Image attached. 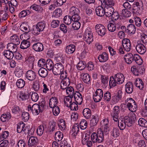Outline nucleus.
I'll use <instances>...</instances> for the list:
<instances>
[{
	"mask_svg": "<svg viewBox=\"0 0 147 147\" xmlns=\"http://www.w3.org/2000/svg\"><path fill=\"white\" fill-rule=\"evenodd\" d=\"M128 117H124L123 119L120 122H119V121L118 120V126L121 130H123L124 129L125 127L126 126H127L128 127H130L131 126V125H130V126L129 125V123L128 120L127 119Z\"/></svg>",
	"mask_w": 147,
	"mask_h": 147,
	"instance_id": "obj_9",
	"label": "nucleus"
},
{
	"mask_svg": "<svg viewBox=\"0 0 147 147\" xmlns=\"http://www.w3.org/2000/svg\"><path fill=\"white\" fill-rule=\"evenodd\" d=\"M74 95L76 103L79 104H81L83 100L81 94L78 92H76L75 93Z\"/></svg>",
	"mask_w": 147,
	"mask_h": 147,
	"instance_id": "obj_22",
	"label": "nucleus"
},
{
	"mask_svg": "<svg viewBox=\"0 0 147 147\" xmlns=\"http://www.w3.org/2000/svg\"><path fill=\"white\" fill-rule=\"evenodd\" d=\"M63 137V134L61 132L58 131L55 133V138L56 141H61Z\"/></svg>",
	"mask_w": 147,
	"mask_h": 147,
	"instance_id": "obj_51",
	"label": "nucleus"
},
{
	"mask_svg": "<svg viewBox=\"0 0 147 147\" xmlns=\"http://www.w3.org/2000/svg\"><path fill=\"white\" fill-rule=\"evenodd\" d=\"M71 16L69 15L65 16L63 18L64 22L67 25H69L71 23L72 20Z\"/></svg>",
	"mask_w": 147,
	"mask_h": 147,
	"instance_id": "obj_62",
	"label": "nucleus"
},
{
	"mask_svg": "<svg viewBox=\"0 0 147 147\" xmlns=\"http://www.w3.org/2000/svg\"><path fill=\"white\" fill-rule=\"evenodd\" d=\"M101 82L105 86H107L108 84L109 78L105 76L101 75L100 77Z\"/></svg>",
	"mask_w": 147,
	"mask_h": 147,
	"instance_id": "obj_57",
	"label": "nucleus"
},
{
	"mask_svg": "<svg viewBox=\"0 0 147 147\" xmlns=\"http://www.w3.org/2000/svg\"><path fill=\"white\" fill-rule=\"evenodd\" d=\"M122 94V92L119 90L117 94L112 96V99L114 103H118L121 100Z\"/></svg>",
	"mask_w": 147,
	"mask_h": 147,
	"instance_id": "obj_17",
	"label": "nucleus"
},
{
	"mask_svg": "<svg viewBox=\"0 0 147 147\" xmlns=\"http://www.w3.org/2000/svg\"><path fill=\"white\" fill-rule=\"evenodd\" d=\"M10 40L11 42V43H13L16 45H19L20 43L19 37L16 34H14L11 36Z\"/></svg>",
	"mask_w": 147,
	"mask_h": 147,
	"instance_id": "obj_37",
	"label": "nucleus"
},
{
	"mask_svg": "<svg viewBox=\"0 0 147 147\" xmlns=\"http://www.w3.org/2000/svg\"><path fill=\"white\" fill-rule=\"evenodd\" d=\"M134 60L138 65L142 64L143 61L141 57L138 54H135L134 55Z\"/></svg>",
	"mask_w": 147,
	"mask_h": 147,
	"instance_id": "obj_44",
	"label": "nucleus"
},
{
	"mask_svg": "<svg viewBox=\"0 0 147 147\" xmlns=\"http://www.w3.org/2000/svg\"><path fill=\"white\" fill-rule=\"evenodd\" d=\"M46 65L47 68L49 70H53L54 68L53 63L50 59H48L47 60Z\"/></svg>",
	"mask_w": 147,
	"mask_h": 147,
	"instance_id": "obj_40",
	"label": "nucleus"
},
{
	"mask_svg": "<svg viewBox=\"0 0 147 147\" xmlns=\"http://www.w3.org/2000/svg\"><path fill=\"white\" fill-rule=\"evenodd\" d=\"M124 76L123 74L118 73L114 77H111L109 79V85L110 88L115 87L117 84H122L124 81Z\"/></svg>",
	"mask_w": 147,
	"mask_h": 147,
	"instance_id": "obj_1",
	"label": "nucleus"
},
{
	"mask_svg": "<svg viewBox=\"0 0 147 147\" xmlns=\"http://www.w3.org/2000/svg\"><path fill=\"white\" fill-rule=\"evenodd\" d=\"M125 91L128 94H131L134 90L133 84L131 82H127L125 85Z\"/></svg>",
	"mask_w": 147,
	"mask_h": 147,
	"instance_id": "obj_23",
	"label": "nucleus"
},
{
	"mask_svg": "<svg viewBox=\"0 0 147 147\" xmlns=\"http://www.w3.org/2000/svg\"><path fill=\"white\" fill-rule=\"evenodd\" d=\"M134 60L138 65L142 64L143 61L141 57L138 54H135L134 55Z\"/></svg>",
	"mask_w": 147,
	"mask_h": 147,
	"instance_id": "obj_43",
	"label": "nucleus"
},
{
	"mask_svg": "<svg viewBox=\"0 0 147 147\" xmlns=\"http://www.w3.org/2000/svg\"><path fill=\"white\" fill-rule=\"evenodd\" d=\"M70 14L71 15L79 14L80 13L79 10L76 7H71L70 10Z\"/></svg>",
	"mask_w": 147,
	"mask_h": 147,
	"instance_id": "obj_47",
	"label": "nucleus"
},
{
	"mask_svg": "<svg viewBox=\"0 0 147 147\" xmlns=\"http://www.w3.org/2000/svg\"><path fill=\"white\" fill-rule=\"evenodd\" d=\"M134 55L131 53L127 54L124 56L125 61L128 64L131 63L134 61Z\"/></svg>",
	"mask_w": 147,
	"mask_h": 147,
	"instance_id": "obj_27",
	"label": "nucleus"
},
{
	"mask_svg": "<svg viewBox=\"0 0 147 147\" xmlns=\"http://www.w3.org/2000/svg\"><path fill=\"white\" fill-rule=\"evenodd\" d=\"M20 30L23 32H25V33H28L30 32V29L29 25L26 23H23L20 26Z\"/></svg>",
	"mask_w": 147,
	"mask_h": 147,
	"instance_id": "obj_30",
	"label": "nucleus"
},
{
	"mask_svg": "<svg viewBox=\"0 0 147 147\" xmlns=\"http://www.w3.org/2000/svg\"><path fill=\"white\" fill-rule=\"evenodd\" d=\"M114 10L113 8L112 7L105 6V15L107 17H110Z\"/></svg>",
	"mask_w": 147,
	"mask_h": 147,
	"instance_id": "obj_19",
	"label": "nucleus"
},
{
	"mask_svg": "<svg viewBox=\"0 0 147 147\" xmlns=\"http://www.w3.org/2000/svg\"><path fill=\"white\" fill-rule=\"evenodd\" d=\"M119 129L117 128L114 127L111 132V135L115 138H117L119 135Z\"/></svg>",
	"mask_w": 147,
	"mask_h": 147,
	"instance_id": "obj_46",
	"label": "nucleus"
},
{
	"mask_svg": "<svg viewBox=\"0 0 147 147\" xmlns=\"http://www.w3.org/2000/svg\"><path fill=\"white\" fill-rule=\"evenodd\" d=\"M13 43H9L7 44V48L8 50L13 53L16 52L17 50V45Z\"/></svg>",
	"mask_w": 147,
	"mask_h": 147,
	"instance_id": "obj_33",
	"label": "nucleus"
},
{
	"mask_svg": "<svg viewBox=\"0 0 147 147\" xmlns=\"http://www.w3.org/2000/svg\"><path fill=\"white\" fill-rule=\"evenodd\" d=\"M36 74L35 72L32 70H28L26 74V78L29 81H32L36 78Z\"/></svg>",
	"mask_w": 147,
	"mask_h": 147,
	"instance_id": "obj_13",
	"label": "nucleus"
},
{
	"mask_svg": "<svg viewBox=\"0 0 147 147\" xmlns=\"http://www.w3.org/2000/svg\"><path fill=\"white\" fill-rule=\"evenodd\" d=\"M70 81L69 78H66L64 80H62L60 84L61 89L63 90L66 89L69 85Z\"/></svg>",
	"mask_w": 147,
	"mask_h": 147,
	"instance_id": "obj_25",
	"label": "nucleus"
},
{
	"mask_svg": "<svg viewBox=\"0 0 147 147\" xmlns=\"http://www.w3.org/2000/svg\"><path fill=\"white\" fill-rule=\"evenodd\" d=\"M38 142V140L37 137L32 136L29 139L28 145L30 147H34L37 145Z\"/></svg>",
	"mask_w": 147,
	"mask_h": 147,
	"instance_id": "obj_18",
	"label": "nucleus"
},
{
	"mask_svg": "<svg viewBox=\"0 0 147 147\" xmlns=\"http://www.w3.org/2000/svg\"><path fill=\"white\" fill-rule=\"evenodd\" d=\"M119 107V106H115L113 109V111L111 113V115L113 120L115 121H118L119 114L120 113Z\"/></svg>",
	"mask_w": 147,
	"mask_h": 147,
	"instance_id": "obj_11",
	"label": "nucleus"
},
{
	"mask_svg": "<svg viewBox=\"0 0 147 147\" xmlns=\"http://www.w3.org/2000/svg\"><path fill=\"white\" fill-rule=\"evenodd\" d=\"M33 49L37 52L42 51L44 49V46L40 42H37L34 43L32 46Z\"/></svg>",
	"mask_w": 147,
	"mask_h": 147,
	"instance_id": "obj_20",
	"label": "nucleus"
},
{
	"mask_svg": "<svg viewBox=\"0 0 147 147\" xmlns=\"http://www.w3.org/2000/svg\"><path fill=\"white\" fill-rule=\"evenodd\" d=\"M138 124L142 127H147V121L144 119L141 118L138 121Z\"/></svg>",
	"mask_w": 147,
	"mask_h": 147,
	"instance_id": "obj_56",
	"label": "nucleus"
},
{
	"mask_svg": "<svg viewBox=\"0 0 147 147\" xmlns=\"http://www.w3.org/2000/svg\"><path fill=\"white\" fill-rule=\"evenodd\" d=\"M17 86L19 88H22L25 85V82L24 80L20 79L18 80L16 82Z\"/></svg>",
	"mask_w": 147,
	"mask_h": 147,
	"instance_id": "obj_49",
	"label": "nucleus"
},
{
	"mask_svg": "<svg viewBox=\"0 0 147 147\" xmlns=\"http://www.w3.org/2000/svg\"><path fill=\"white\" fill-rule=\"evenodd\" d=\"M84 40L87 42L88 44H90L93 40L92 34L91 32L86 30L84 35Z\"/></svg>",
	"mask_w": 147,
	"mask_h": 147,
	"instance_id": "obj_12",
	"label": "nucleus"
},
{
	"mask_svg": "<svg viewBox=\"0 0 147 147\" xmlns=\"http://www.w3.org/2000/svg\"><path fill=\"white\" fill-rule=\"evenodd\" d=\"M79 130V128L78 124L76 123L73 126L71 131L74 133V135H76L78 133Z\"/></svg>",
	"mask_w": 147,
	"mask_h": 147,
	"instance_id": "obj_59",
	"label": "nucleus"
},
{
	"mask_svg": "<svg viewBox=\"0 0 147 147\" xmlns=\"http://www.w3.org/2000/svg\"><path fill=\"white\" fill-rule=\"evenodd\" d=\"M3 54L8 59H12L14 55L13 53L9 50H5Z\"/></svg>",
	"mask_w": 147,
	"mask_h": 147,
	"instance_id": "obj_38",
	"label": "nucleus"
},
{
	"mask_svg": "<svg viewBox=\"0 0 147 147\" xmlns=\"http://www.w3.org/2000/svg\"><path fill=\"white\" fill-rule=\"evenodd\" d=\"M66 92L68 95V96H71V98H73L75 93L74 88L71 86L68 87L66 89Z\"/></svg>",
	"mask_w": 147,
	"mask_h": 147,
	"instance_id": "obj_50",
	"label": "nucleus"
},
{
	"mask_svg": "<svg viewBox=\"0 0 147 147\" xmlns=\"http://www.w3.org/2000/svg\"><path fill=\"white\" fill-rule=\"evenodd\" d=\"M103 94V92L102 89L99 88L97 89L93 95L94 101L95 102L100 101L102 99Z\"/></svg>",
	"mask_w": 147,
	"mask_h": 147,
	"instance_id": "obj_6",
	"label": "nucleus"
},
{
	"mask_svg": "<svg viewBox=\"0 0 147 147\" xmlns=\"http://www.w3.org/2000/svg\"><path fill=\"white\" fill-rule=\"evenodd\" d=\"M136 28L134 24H129L127 26L126 32L128 34H134L136 32Z\"/></svg>",
	"mask_w": 147,
	"mask_h": 147,
	"instance_id": "obj_15",
	"label": "nucleus"
},
{
	"mask_svg": "<svg viewBox=\"0 0 147 147\" xmlns=\"http://www.w3.org/2000/svg\"><path fill=\"white\" fill-rule=\"evenodd\" d=\"M131 71L135 75L138 76L143 74L145 71V69L144 68L142 69L141 68L137 69L136 66H133L131 67Z\"/></svg>",
	"mask_w": 147,
	"mask_h": 147,
	"instance_id": "obj_14",
	"label": "nucleus"
},
{
	"mask_svg": "<svg viewBox=\"0 0 147 147\" xmlns=\"http://www.w3.org/2000/svg\"><path fill=\"white\" fill-rule=\"evenodd\" d=\"M53 14L55 17L56 18H60L62 14V11L61 9H57L54 12Z\"/></svg>",
	"mask_w": 147,
	"mask_h": 147,
	"instance_id": "obj_54",
	"label": "nucleus"
},
{
	"mask_svg": "<svg viewBox=\"0 0 147 147\" xmlns=\"http://www.w3.org/2000/svg\"><path fill=\"white\" fill-rule=\"evenodd\" d=\"M29 38H28L27 40H23L21 44L20 48L22 49H25L29 47L30 45V41L28 40Z\"/></svg>",
	"mask_w": 147,
	"mask_h": 147,
	"instance_id": "obj_32",
	"label": "nucleus"
},
{
	"mask_svg": "<svg viewBox=\"0 0 147 147\" xmlns=\"http://www.w3.org/2000/svg\"><path fill=\"white\" fill-rule=\"evenodd\" d=\"M137 51L141 54H144L146 51V48L144 45L141 43H138L136 46Z\"/></svg>",
	"mask_w": 147,
	"mask_h": 147,
	"instance_id": "obj_16",
	"label": "nucleus"
},
{
	"mask_svg": "<svg viewBox=\"0 0 147 147\" xmlns=\"http://www.w3.org/2000/svg\"><path fill=\"white\" fill-rule=\"evenodd\" d=\"M95 28L96 32L101 36H103L106 33L107 30L105 27L101 24L96 25Z\"/></svg>",
	"mask_w": 147,
	"mask_h": 147,
	"instance_id": "obj_7",
	"label": "nucleus"
},
{
	"mask_svg": "<svg viewBox=\"0 0 147 147\" xmlns=\"http://www.w3.org/2000/svg\"><path fill=\"white\" fill-rule=\"evenodd\" d=\"M25 125V123L22 122H20L18 124L17 126V131L18 133L22 132L23 128H24Z\"/></svg>",
	"mask_w": 147,
	"mask_h": 147,
	"instance_id": "obj_58",
	"label": "nucleus"
},
{
	"mask_svg": "<svg viewBox=\"0 0 147 147\" xmlns=\"http://www.w3.org/2000/svg\"><path fill=\"white\" fill-rule=\"evenodd\" d=\"M76 50V46L73 44H70L66 47L65 49V52L68 54L73 53Z\"/></svg>",
	"mask_w": 147,
	"mask_h": 147,
	"instance_id": "obj_21",
	"label": "nucleus"
},
{
	"mask_svg": "<svg viewBox=\"0 0 147 147\" xmlns=\"http://www.w3.org/2000/svg\"><path fill=\"white\" fill-rule=\"evenodd\" d=\"M44 127L43 125H41L38 126L36 130L37 134L39 136H42L43 133Z\"/></svg>",
	"mask_w": 147,
	"mask_h": 147,
	"instance_id": "obj_61",
	"label": "nucleus"
},
{
	"mask_svg": "<svg viewBox=\"0 0 147 147\" xmlns=\"http://www.w3.org/2000/svg\"><path fill=\"white\" fill-rule=\"evenodd\" d=\"M81 78L82 81L87 84L90 83V77L89 75L87 73H83L81 74Z\"/></svg>",
	"mask_w": 147,
	"mask_h": 147,
	"instance_id": "obj_36",
	"label": "nucleus"
},
{
	"mask_svg": "<svg viewBox=\"0 0 147 147\" xmlns=\"http://www.w3.org/2000/svg\"><path fill=\"white\" fill-rule=\"evenodd\" d=\"M82 113L84 117L87 119H90L92 115L91 111L88 108L84 109Z\"/></svg>",
	"mask_w": 147,
	"mask_h": 147,
	"instance_id": "obj_28",
	"label": "nucleus"
},
{
	"mask_svg": "<svg viewBox=\"0 0 147 147\" xmlns=\"http://www.w3.org/2000/svg\"><path fill=\"white\" fill-rule=\"evenodd\" d=\"M123 49L126 52H129L131 48V44L130 40L127 38L123 39L122 42Z\"/></svg>",
	"mask_w": 147,
	"mask_h": 147,
	"instance_id": "obj_10",
	"label": "nucleus"
},
{
	"mask_svg": "<svg viewBox=\"0 0 147 147\" xmlns=\"http://www.w3.org/2000/svg\"><path fill=\"white\" fill-rule=\"evenodd\" d=\"M80 127L82 129H85L87 128V122L85 119H82L80 123Z\"/></svg>",
	"mask_w": 147,
	"mask_h": 147,
	"instance_id": "obj_63",
	"label": "nucleus"
},
{
	"mask_svg": "<svg viewBox=\"0 0 147 147\" xmlns=\"http://www.w3.org/2000/svg\"><path fill=\"white\" fill-rule=\"evenodd\" d=\"M11 117V115L9 113H8L6 114H3L1 117V119L3 122H5L7 120L10 119Z\"/></svg>",
	"mask_w": 147,
	"mask_h": 147,
	"instance_id": "obj_52",
	"label": "nucleus"
},
{
	"mask_svg": "<svg viewBox=\"0 0 147 147\" xmlns=\"http://www.w3.org/2000/svg\"><path fill=\"white\" fill-rule=\"evenodd\" d=\"M134 60L138 65L142 64L143 61L141 57L138 54H135L134 55Z\"/></svg>",
	"mask_w": 147,
	"mask_h": 147,
	"instance_id": "obj_42",
	"label": "nucleus"
},
{
	"mask_svg": "<svg viewBox=\"0 0 147 147\" xmlns=\"http://www.w3.org/2000/svg\"><path fill=\"white\" fill-rule=\"evenodd\" d=\"M108 55L106 52L103 53L98 57V59L100 62H104L108 60Z\"/></svg>",
	"mask_w": 147,
	"mask_h": 147,
	"instance_id": "obj_29",
	"label": "nucleus"
},
{
	"mask_svg": "<svg viewBox=\"0 0 147 147\" xmlns=\"http://www.w3.org/2000/svg\"><path fill=\"white\" fill-rule=\"evenodd\" d=\"M23 73V70L22 67L17 66L16 68L15 71V76L20 78L22 76Z\"/></svg>",
	"mask_w": 147,
	"mask_h": 147,
	"instance_id": "obj_35",
	"label": "nucleus"
},
{
	"mask_svg": "<svg viewBox=\"0 0 147 147\" xmlns=\"http://www.w3.org/2000/svg\"><path fill=\"white\" fill-rule=\"evenodd\" d=\"M12 110L13 113L16 114L18 116L20 115V109L18 107L16 106L13 107Z\"/></svg>",
	"mask_w": 147,
	"mask_h": 147,
	"instance_id": "obj_64",
	"label": "nucleus"
},
{
	"mask_svg": "<svg viewBox=\"0 0 147 147\" xmlns=\"http://www.w3.org/2000/svg\"><path fill=\"white\" fill-rule=\"evenodd\" d=\"M91 139L93 143H100L104 141L103 132L100 130H98L97 133L93 132L91 135Z\"/></svg>",
	"mask_w": 147,
	"mask_h": 147,
	"instance_id": "obj_2",
	"label": "nucleus"
},
{
	"mask_svg": "<svg viewBox=\"0 0 147 147\" xmlns=\"http://www.w3.org/2000/svg\"><path fill=\"white\" fill-rule=\"evenodd\" d=\"M129 110L131 112H135L137 109V106L135 100L131 98H127L125 100V104Z\"/></svg>",
	"mask_w": 147,
	"mask_h": 147,
	"instance_id": "obj_3",
	"label": "nucleus"
},
{
	"mask_svg": "<svg viewBox=\"0 0 147 147\" xmlns=\"http://www.w3.org/2000/svg\"><path fill=\"white\" fill-rule=\"evenodd\" d=\"M58 100L57 98L55 97H53L49 100V105L50 108H53L57 106L58 103Z\"/></svg>",
	"mask_w": 147,
	"mask_h": 147,
	"instance_id": "obj_24",
	"label": "nucleus"
},
{
	"mask_svg": "<svg viewBox=\"0 0 147 147\" xmlns=\"http://www.w3.org/2000/svg\"><path fill=\"white\" fill-rule=\"evenodd\" d=\"M30 94L31 95V99L34 102H36L39 98L38 94L36 92H31Z\"/></svg>",
	"mask_w": 147,
	"mask_h": 147,
	"instance_id": "obj_60",
	"label": "nucleus"
},
{
	"mask_svg": "<svg viewBox=\"0 0 147 147\" xmlns=\"http://www.w3.org/2000/svg\"><path fill=\"white\" fill-rule=\"evenodd\" d=\"M134 60L138 65L142 64L143 61L141 57L138 54H135L134 55Z\"/></svg>",
	"mask_w": 147,
	"mask_h": 147,
	"instance_id": "obj_41",
	"label": "nucleus"
},
{
	"mask_svg": "<svg viewBox=\"0 0 147 147\" xmlns=\"http://www.w3.org/2000/svg\"><path fill=\"white\" fill-rule=\"evenodd\" d=\"M38 74L41 77L45 78L47 76L48 72L45 68L42 67L38 70Z\"/></svg>",
	"mask_w": 147,
	"mask_h": 147,
	"instance_id": "obj_34",
	"label": "nucleus"
},
{
	"mask_svg": "<svg viewBox=\"0 0 147 147\" xmlns=\"http://www.w3.org/2000/svg\"><path fill=\"white\" fill-rule=\"evenodd\" d=\"M111 94L109 91L105 92L103 96V99L105 102H109L111 99Z\"/></svg>",
	"mask_w": 147,
	"mask_h": 147,
	"instance_id": "obj_53",
	"label": "nucleus"
},
{
	"mask_svg": "<svg viewBox=\"0 0 147 147\" xmlns=\"http://www.w3.org/2000/svg\"><path fill=\"white\" fill-rule=\"evenodd\" d=\"M39 106L38 104H35L31 106L29 105L28 106V109L29 111H31V112L35 115H37L40 112H42L41 111H40Z\"/></svg>",
	"mask_w": 147,
	"mask_h": 147,
	"instance_id": "obj_8",
	"label": "nucleus"
},
{
	"mask_svg": "<svg viewBox=\"0 0 147 147\" xmlns=\"http://www.w3.org/2000/svg\"><path fill=\"white\" fill-rule=\"evenodd\" d=\"M72 98H71L69 96H67L65 97L64 99V102L66 107H70V104L72 103Z\"/></svg>",
	"mask_w": 147,
	"mask_h": 147,
	"instance_id": "obj_45",
	"label": "nucleus"
},
{
	"mask_svg": "<svg viewBox=\"0 0 147 147\" xmlns=\"http://www.w3.org/2000/svg\"><path fill=\"white\" fill-rule=\"evenodd\" d=\"M135 86L139 88L140 90L144 88V83L142 80L140 78H137L135 82Z\"/></svg>",
	"mask_w": 147,
	"mask_h": 147,
	"instance_id": "obj_39",
	"label": "nucleus"
},
{
	"mask_svg": "<svg viewBox=\"0 0 147 147\" xmlns=\"http://www.w3.org/2000/svg\"><path fill=\"white\" fill-rule=\"evenodd\" d=\"M46 24L45 22H38L36 26V28L33 31L35 35H38L40 32L43 31L46 27Z\"/></svg>",
	"mask_w": 147,
	"mask_h": 147,
	"instance_id": "obj_4",
	"label": "nucleus"
},
{
	"mask_svg": "<svg viewBox=\"0 0 147 147\" xmlns=\"http://www.w3.org/2000/svg\"><path fill=\"white\" fill-rule=\"evenodd\" d=\"M64 67L62 63L59 62L54 65L53 72L55 75L60 74L61 72L64 71Z\"/></svg>",
	"mask_w": 147,
	"mask_h": 147,
	"instance_id": "obj_5",
	"label": "nucleus"
},
{
	"mask_svg": "<svg viewBox=\"0 0 147 147\" xmlns=\"http://www.w3.org/2000/svg\"><path fill=\"white\" fill-rule=\"evenodd\" d=\"M129 117L127 116H126L125 117H128L127 119L129 120L128 121L130 123H129V125L130 126V125H132L134 123V121L136 119V114L132 112L131 113H130L129 115Z\"/></svg>",
	"mask_w": 147,
	"mask_h": 147,
	"instance_id": "obj_26",
	"label": "nucleus"
},
{
	"mask_svg": "<svg viewBox=\"0 0 147 147\" xmlns=\"http://www.w3.org/2000/svg\"><path fill=\"white\" fill-rule=\"evenodd\" d=\"M117 26V24L110 23L107 25L108 29L110 32H114L116 30Z\"/></svg>",
	"mask_w": 147,
	"mask_h": 147,
	"instance_id": "obj_48",
	"label": "nucleus"
},
{
	"mask_svg": "<svg viewBox=\"0 0 147 147\" xmlns=\"http://www.w3.org/2000/svg\"><path fill=\"white\" fill-rule=\"evenodd\" d=\"M98 121V118L97 115L92 116V119L90 120V124L92 126L96 125Z\"/></svg>",
	"mask_w": 147,
	"mask_h": 147,
	"instance_id": "obj_55",
	"label": "nucleus"
},
{
	"mask_svg": "<svg viewBox=\"0 0 147 147\" xmlns=\"http://www.w3.org/2000/svg\"><path fill=\"white\" fill-rule=\"evenodd\" d=\"M95 11L96 14L98 16L102 17L105 15V9L101 6L97 7Z\"/></svg>",
	"mask_w": 147,
	"mask_h": 147,
	"instance_id": "obj_31",
	"label": "nucleus"
}]
</instances>
